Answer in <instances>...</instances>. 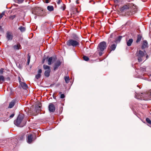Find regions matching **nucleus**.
Segmentation results:
<instances>
[{
  "label": "nucleus",
  "instance_id": "1",
  "mask_svg": "<svg viewBox=\"0 0 151 151\" xmlns=\"http://www.w3.org/2000/svg\"><path fill=\"white\" fill-rule=\"evenodd\" d=\"M24 118L23 115H19L16 120L14 121V124L17 126L22 127L25 125V123L22 122Z\"/></svg>",
  "mask_w": 151,
  "mask_h": 151
},
{
  "label": "nucleus",
  "instance_id": "2",
  "mask_svg": "<svg viewBox=\"0 0 151 151\" xmlns=\"http://www.w3.org/2000/svg\"><path fill=\"white\" fill-rule=\"evenodd\" d=\"M135 97L141 100H151V97H149L148 94L145 93H136L135 95Z\"/></svg>",
  "mask_w": 151,
  "mask_h": 151
},
{
  "label": "nucleus",
  "instance_id": "3",
  "mask_svg": "<svg viewBox=\"0 0 151 151\" xmlns=\"http://www.w3.org/2000/svg\"><path fill=\"white\" fill-rule=\"evenodd\" d=\"M79 40L70 39L67 41L66 44L69 46H72L73 47H76L79 45Z\"/></svg>",
  "mask_w": 151,
  "mask_h": 151
},
{
  "label": "nucleus",
  "instance_id": "4",
  "mask_svg": "<svg viewBox=\"0 0 151 151\" xmlns=\"http://www.w3.org/2000/svg\"><path fill=\"white\" fill-rule=\"evenodd\" d=\"M106 43L103 41L101 42L98 45L97 47L98 51H103L106 48Z\"/></svg>",
  "mask_w": 151,
  "mask_h": 151
},
{
  "label": "nucleus",
  "instance_id": "5",
  "mask_svg": "<svg viewBox=\"0 0 151 151\" xmlns=\"http://www.w3.org/2000/svg\"><path fill=\"white\" fill-rule=\"evenodd\" d=\"M145 53L140 50L137 52V57L138 60L139 62H140L142 61L143 57L145 56Z\"/></svg>",
  "mask_w": 151,
  "mask_h": 151
},
{
  "label": "nucleus",
  "instance_id": "6",
  "mask_svg": "<svg viewBox=\"0 0 151 151\" xmlns=\"http://www.w3.org/2000/svg\"><path fill=\"white\" fill-rule=\"evenodd\" d=\"M41 12H43V9L41 8H35L32 11V13L35 15H41Z\"/></svg>",
  "mask_w": 151,
  "mask_h": 151
},
{
  "label": "nucleus",
  "instance_id": "7",
  "mask_svg": "<svg viewBox=\"0 0 151 151\" xmlns=\"http://www.w3.org/2000/svg\"><path fill=\"white\" fill-rule=\"evenodd\" d=\"M48 108L49 111L51 112H54L55 109V106L53 103H51L49 104Z\"/></svg>",
  "mask_w": 151,
  "mask_h": 151
},
{
  "label": "nucleus",
  "instance_id": "8",
  "mask_svg": "<svg viewBox=\"0 0 151 151\" xmlns=\"http://www.w3.org/2000/svg\"><path fill=\"white\" fill-rule=\"evenodd\" d=\"M61 62L59 60H57L55 62L54 66V70H57L58 67L60 65Z\"/></svg>",
  "mask_w": 151,
  "mask_h": 151
},
{
  "label": "nucleus",
  "instance_id": "9",
  "mask_svg": "<svg viewBox=\"0 0 151 151\" xmlns=\"http://www.w3.org/2000/svg\"><path fill=\"white\" fill-rule=\"evenodd\" d=\"M6 34V38L7 39V40H12L13 39V36L12 35V33L10 32H7Z\"/></svg>",
  "mask_w": 151,
  "mask_h": 151
},
{
  "label": "nucleus",
  "instance_id": "10",
  "mask_svg": "<svg viewBox=\"0 0 151 151\" xmlns=\"http://www.w3.org/2000/svg\"><path fill=\"white\" fill-rule=\"evenodd\" d=\"M32 135L30 134L27 137V142L29 143H30L32 142Z\"/></svg>",
  "mask_w": 151,
  "mask_h": 151
},
{
  "label": "nucleus",
  "instance_id": "11",
  "mask_svg": "<svg viewBox=\"0 0 151 151\" xmlns=\"http://www.w3.org/2000/svg\"><path fill=\"white\" fill-rule=\"evenodd\" d=\"M148 47V43L146 40H144L142 48V49H145Z\"/></svg>",
  "mask_w": 151,
  "mask_h": 151
},
{
  "label": "nucleus",
  "instance_id": "12",
  "mask_svg": "<svg viewBox=\"0 0 151 151\" xmlns=\"http://www.w3.org/2000/svg\"><path fill=\"white\" fill-rule=\"evenodd\" d=\"M15 103V101L13 100L10 103L8 106L9 108H12L14 106Z\"/></svg>",
  "mask_w": 151,
  "mask_h": 151
},
{
  "label": "nucleus",
  "instance_id": "13",
  "mask_svg": "<svg viewBox=\"0 0 151 151\" xmlns=\"http://www.w3.org/2000/svg\"><path fill=\"white\" fill-rule=\"evenodd\" d=\"M50 71V69H48L46 70L44 73L45 76L47 77L49 76Z\"/></svg>",
  "mask_w": 151,
  "mask_h": 151
},
{
  "label": "nucleus",
  "instance_id": "14",
  "mask_svg": "<svg viewBox=\"0 0 151 151\" xmlns=\"http://www.w3.org/2000/svg\"><path fill=\"white\" fill-rule=\"evenodd\" d=\"M129 6L128 5H125L122 7H121L120 9L121 11L123 12L124 11V10L128 9H129Z\"/></svg>",
  "mask_w": 151,
  "mask_h": 151
},
{
  "label": "nucleus",
  "instance_id": "15",
  "mask_svg": "<svg viewBox=\"0 0 151 151\" xmlns=\"http://www.w3.org/2000/svg\"><path fill=\"white\" fill-rule=\"evenodd\" d=\"M13 48L15 50H18L19 49H21V45L19 44L16 45L14 46Z\"/></svg>",
  "mask_w": 151,
  "mask_h": 151
},
{
  "label": "nucleus",
  "instance_id": "16",
  "mask_svg": "<svg viewBox=\"0 0 151 151\" xmlns=\"http://www.w3.org/2000/svg\"><path fill=\"white\" fill-rule=\"evenodd\" d=\"M133 41V40L132 39H130L128 40L127 42V45L128 46H130L132 44Z\"/></svg>",
  "mask_w": 151,
  "mask_h": 151
},
{
  "label": "nucleus",
  "instance_id": "17",
  "mask_svg": "<svg viewBox=\"0 0 151 151\" xmlns=\"http://www.w3.org/2000/svg\"><path fill=\"white\" fill-rule=\"evenodd\" d=\"M73 39L75 40H79V38L75 34H73L72 37Z\"/></svg>",
  "mask_w": 151,
  "mask_h": 151
},
{
  "label": "nucleus",
  "instance_id": "18",
  "mask_svg": "<svg viewBox=\"0 0 151 151\" xmlns=\"http://www.w3.org/2000/svg\"><path fill=\"white\" fill-rule=\"evenodd\" d=\"M47 9L49 11H52L54 10V7L52 6H48L47 7Z\"/></svg>",
  "mask_w": 151,
  "mask_h": 151
},
{
  "label": "nucleus",
  "instance_id": "19",
  "mask_svg": "<svg viewBox=\"0 0 151 151\" xmlns=\"http://www.w3.org/2000/svg\"><path fill=\"white\" fill-rule=\"evenodd\" d=\"M142 38V36L141 35H137V40L136 41V42L138 43L141 40Z\"/></svg>",
  "mask_w": 151,
  "mask_h": 151
},
{
  "label": "nucleus",
  "instance_id": "20",
  "mask_svg": "<svg viewBox=\"0 0 151 151\" xmlns=\"http://www.w3.org/2000/svg\"><path fill=\"white\" fill-rule=\"evenodd\" d=\"M116 47V45L115 44H113L111 45L110 48L111 50H114Z\"/></svg>",
  "mask_w": 151,
  "mask_h": 151
},
{
  "label": "nucleus",
  "instance_id": "21",
  "mask_svg": "<svg viewBox=\"0 0 151 151\" xmlns=\"http://www.w3.org/2000/svg\"><path fill=\"white\" fill-rule=\"evenodd\" d=\"M122 38V36H119L115 40V42L116 43H117L118 42H119L120 40H121Z\"/></svg>",
  "mask_w": 151,
  "mask_h": 151
},
{
  "label": "nucleus",
  "instance_id": "22",
  "mask_svg": "<svg viewBox=\"0 0 151 151\" xmlns=\"http://www.w3.org/2000/svg\"><path fill=\"white\" fill-rule=\"evenodd\" d=\"M18 29H19L22 32H24L25 30V28L24 27L21 26Z\"/></svg>",
  "mask_w": 151,
  "mask_h": 151
},
{
  "label": "nucleus",
  "instance_id": "23",
  "mask_svg": "<svg viewBox=\"0 0 151 151\" xmlns=\"http://www.w3.org/2000/svg\"><path fill=\"white\" fill-rule=\"evenodd\" d=\"M52 58L50 57L48 59V64L49 65H50L52 64Z\"/></svg>",
  "mask_w": 151,
  "mask_h": 151
},
{
  "label": "nucleus",
  "instance_id": "24",
  "mask_svg": "<svg viewBox=\"0 0 151 151\" xmlns=\"http://www.w3.org/2000/svg\"><path fill=\"white\" fill-rule=\"evenodd\" d=\"M5 78L2 76H0V83H2L5 81Z\"/></svg>",
  "mask_w": 151,
  "mask_h": 151
},
{
  "label": "nucleus",
  "instance_id": "25",
  "mask_svg": "<svg viewBox=\"0 0 151 151\" xmlns=\"http://www.w3.org/2000/svg\"><path fill=\"white\" fill-rule=\"evenodd\" d=\"M22 88L24 89H26L27 88V84L25 83H23L22 84Z\"/></svg>",
  "mask_w": 151,
  "mask_h": 151
},
{
  "label": "nucleus",
  "instance_id": "26",
  "mask_svg": "<svg viewBox=\"0 0 151 151\" xmlns=\"http://www.w3.org/2000/svg\"><path fill=\"white\" fill-rule=\"evenodd\" d=\"M43 68L45 70H47L48 69H50V66L46 65H44L43 66Z\"/></svg>",
  "mask_w": 151,
  "mask_h": 151
},
{
  "label": "nucleus",
  "instance_id": "27",
  "mask_svg": "<svg viewBox=\"0 0 151 151\" xmlns=\"http://www.w3.org/2000/svg\"><path fill=\"white\" fill-rule=\"evenodd\" d=\"M65 81L66 83H68L69 82V77L65 76L64 77Z\"/></svg>",
  "mask_w": 151,
  "mask_h": 151
},
{
  "label": "nucleus",
  "instance_id": "28",
  "mask_svg": "<svg viewBox=\"0 0 151 151\" xmlns=\"http://www.w3.org/2000/svg\"><path fill=\"white\" fill-rule=\"evenodd\" d=\"M146 121L148 123L151 124V120H150L149 118H146Z\"/></svg>",
  "mask_w": 151,
  "mask_h": 151
},
{
  "label": "nucleus",
  "instance_id": "29",
  "mask_svg": "<svg viewBox=\"0 0 151 151\" xmlns=\"http://www.w3.org/2000/svg\"><path fill=\"white\" fill-rule=\"evenodd\" d=\"M16 17V15H14L12 16H9V18L10 19L13 20V19L15 17Z\"/></svg>",
  "mask_w": 151,
  "mask_h": 151
},
{
  "label": "nucleus",
  "instance_id": "30",
  "mask_svg": "<svg viewBox=\"0 0 151 151\" xmlns=\"http://www.w3.org/2000/svg\"><path fill=\"white\" fill-rule=\"evenodd\" d=\"M83 60L86 61H87L89 60V58L88 57L86 56H84L83 57Z\"/></svg>",
  "mask_w": 151,
  "mask_h": 151
},
{
  "label": "nucleus",
  "instance_id": "31",
  "mask_svg": "<svg viewBox=\"0 0 151 151\" xmlns=\"http://www.w3.org/2000/svg\"><path fill=\"white\" fill-rule=\"evenodd\" d=\"M59 94H61L60 97L61 99H63L65 96L63 94H62V92H60L59 93Z\"/></svg>",
  "mask_w": 151,
  "mask_h": 151
},
{
  "label": "nucleus",
  "instance_id": "32",
  "mask_svg": "<svg viewBox=\"0 0 151 151\" xmlns=\"http://www.w3.org/2000/svg\"><path fill=\"white\" fill-rule=\"evenodd\" d=\"M41 76V74H37V75H36L35 78L37 79H38Z\"/></svg>",
  "mask_w": 151,
  "mask_h": 151
},
{
  "label": "nucleus",
  "instance_id": "33",
  "mask_svg": "<svg viewBox=\"0 0 151 151\" xmlns=\"http://www.w3.org/2000/svg\"><path fill=\"white\" fill-rule=\"evenodd\" d=\"M60 9H62L63 10H64L65 9V5L64 4H63V5L60 7Z\"/></svg>",
  "mask_w": 151,
  "mask_h": 151
},
{
  "label": "nucleus",
  "instance_id": "34",
  "mask_svg": "<svg viewBox=\"0 0 151 151\" xmlns=\"http://www.w3.org/2000/svg\"><path fill=\"white\" fill-rule=\"evenodd\" d=\"M40 14H41V15H39L38 16H45L46 15V14L44 13V11L43 10V12H41Z\"/></svg>",
  "mask_w": 151,
  "mask_h": 151
},
{
  "label": "nucleus",
  "instance_id": "35",
  "mask_svg": "<svg viewBox=\"0 0 151 151\" xmlns=\"http://www.w3.org/2000/svg\"><path fill=\"white\" fill-rule=\"evenodd\" d=\"M5 12H3L0 15V19H1L3 16L4 15Z\"/></svg>",
  "mask_w": 151,
  "mask_h": 151
},
{
  "label": "nucleus",
  "instance_id": "36",
  "mask_svg": "<svg viewBox=\"0 0 151 151\" xmlns=\"http://www.w3.org/2000/svg\"><path fill=\"white\" fill-rule=\"evenodd\" d=\"M24 0H17L18 1V3L19 4H20L22 3Z\"/></svg>",
  "mask_w": 151,
  "mask_h": 151
},
{
  "label": "nucleus",
  "instance_id": "37",
  "mask_svg": "<svg viewBox=\"0 0 151 151\" xmlns=\"http://www.w3.org/2000/svg\"><path fill=\"white\" fill-rule=\"evenodd\" d=\"M30 62V57L29 56L28 58L27 59V65H29Z\"/></svg>",
  "mask_w": 151,
  "mask_h": 151
},
{
  "label": "nucleus",
  "instance_id": "38",
  "mask_svg": "<svg viewBox=\"0 0 151 151\" xmlns=\"http://www.w3.org/2000/svg\"><path fill=\"white\" fill-rule=\"evenodd\" d=\"M38 74H41V73L42 72V70L41 69H39L38 70Z\"/></svg>",
  "mask_w": 151,
  "mask_h": 151
},
{
  "label": "nucleus",
  "instance_id": "39",
  "mask_svg": "<svg viewBox=\"0 0 151 151\" xmlns=\"http://www.w3.org/2000/svg\"><path fill=\"white\" fill-rule=\"evenodd\" d=\"M61 0H57V2L58 4H59L61 2Z\"/></svg>",
  "mask_w": 151,
  "mask_h": 151
},
{
  "label": "nucleus",
  "instance_id": "40",
  "mask_svg": "<svg viewBox=\"0 0 151 151\" xmlns=\"http://www.w3.org/2000/svg\"><path fill=\"white\" fill-rule=\"evenodd\" d=\"M3 73V69H2L1 70H0V74H2Z\"/></svg>",
  "mask_w": 151,
  "mask_h": 151
},
{
  "label": "nucleus",
  "instance_id": "41",
  "mask_svg": "<svg viewBox=\"0 0 151 151\" xmlns=\"http://www.w3.org/2000/svg\"><path fill=\"white\" fill-rule=\"evenodd\" d=\"M50 0H45V2L46 3H48L50 2Z\"/></svg>",
  "mask_w": 151,
  "mask_h": 151
},
{
  "label": "nucleus",
  "instance_id": "42",
  "mask_svg": "<svg viewBox=\"0 0 151 151\" xmlns=\"http://www.w3.org/2000/svg\"><path fill=\"white\" fill-rule=\"evenodd\" d=\"M14 116V114H12L10 116V118H12Z\"/></svg>",
  "mask_w": 151,
  "mask_h": 151
},
{
  "label": "nucleus",
  "instance_id": "43",
  "mask_svg": "<svg viewBox=\"0 0 151 151\" xmlns=\"http://www.w3.org/2000/svg\"><path fill=\"white\" fill-rule=\"evenodd\" d=\"M102 52V51H100V52H99V55L100 56H101L102 55V54H103V53Z\"/></svg>",
  "mask_w": 151,
  "mask_h": 151
},
{
  "label": "nucleus",
  "instance_id": "44",
  "mask_svg": "<svg viewBox=\"0 0 151 151\" xmlns=\"http://www.w3.org/2000/svg\"><path fill=\"white\" fill-rule=\"evenodd\" d=\"M6 80H7V81H8V80H10V78L9 77H7V78H6Z\"/></svg>",
  "mask_w": 151,
  "mask_h": 151
},
{
  "label": "nucleus",
  "instance_id": "45",
  "mask_svg": "<svg viewBox=\"0 0 151 151\" xmlns=\"http://www.w3.org/2000/svg\"><path fill=\"white\" fill-rule=\"evenodd\" d=\"M45 59H43V60H42V63H44V61H45Z\"/></svg>",
  "mask_w": 151,
  "mask_h": 151
},
{
  "label": "nucleus",
  "instance_id": "46",
  "mask_svg": "<svg viewBox=\"0 0 151 151\" xmlns=\"http://www.w3.org/2000/svg\"><path fill=\"white\" fill-rule=\"evenodd\" d=\"M150 96L151 97V92H150Z\"/></svg>",
  "mask_w": 151,
  "mask_h": 151
},
{
  "label": "nucleus",
  "instance_id": "47",
  "mask_svg": "<svg viewBox=\"0 0 151 151\" xmlns=\"http://www.w3.org/2000/svg\"><path fill=\"white\" fill-rule=\"evenodd\" d=\"M36 17H37V16H35V19H36Z\"/></svg>",
  "mask_w": 151,
  "mask_h": 151
},
{
  "label": "nucleus",
  "instance_id": "48",
  "mask_svg": "<svg viewBox=\"0 0 151 151\" xmlns=\"http://www.w3.org/2000/svg\"><path fill=\"white\" fill-rule=\"evenodd\" d=\"M146 58L147 59L148 58V57L147 55L146 57Z\"/></svg>",
  "mask_w": 151,
  "mask_h": 151
},
{
  "label": "nucleus",
  "instance_id": "49",
  "mask_svg": "<svg viewBox=\"0 0 151 151\" xmlns=\"http://www.w3.org/2000/svg\"><path fill=\"white\" fill-rule=\"evenodd\" d=\"M39 108H40V109H41V107H40V106H39Z\"/></svg>",
  "mask_w": 151,
  "mask_h": 151
},
{
  "label": "nucleus",
  "instance_id": "50",
  "mask_svg": "<svg viewBox=\"0 0 151 151\" xmlns=\"http://www.w3.org/2000/svg\"><path fill=\"white\" fill-rule=\"evenodd\" d=\"M112 35H110V37H112Z\"/></svg>",
  "mask_w": 151,
  "mask_h": 151
},
{
  "label": "nucleus",
  "instance_id": "51",
  "mask_svg": "<svg viewBox=\"0 0 151 151\" xmlns=\"http://www.w3.org/2000/svg\"><path fill=\"white\" fill-rule=\"evenodd\" d=\"M150 78H151V75H150Z\"/></svg>",
  "mask_w": 151,
  "mask_h": 151
},
{
  "label": "nucleus",
  "instance_id": "52",
  "mask_svg": "<svg viewBox=\"0 0 151 151\" xmlns=\"http://www.w3.org/2000/svg\"><path fill=\"white\" fill-rule=\"evenodd\" d=\"M112 43H113L112 42H111V44H112Z\"/></svg>",
  "mask_w": 151,
  "mask_h": 151
},
{
  "label": "nucleus",
  "instance_id": "53",
  "mask_svg": "<svg viewBox=\"0 0 151 151\" xmlns=\"http://www.w3.org/2000/svg\"><path fill=\"white\" fill-rule=\"evenodd\" d=\"M20 68H22V67H20Z\"/></svg>",
  "mask_w": 151,
  "mask_h": 151
}]
</instances>
